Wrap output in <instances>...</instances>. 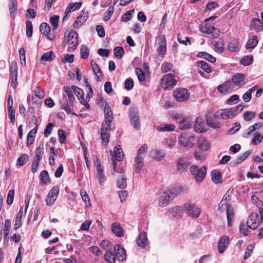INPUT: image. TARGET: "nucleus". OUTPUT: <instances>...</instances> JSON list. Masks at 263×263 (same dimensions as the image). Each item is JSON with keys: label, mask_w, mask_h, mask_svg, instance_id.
<instances>
[{"label": "nucleus", "mask_w": 263, "mask_h": 263, "mask_svg": "<svg viewBox=\"0 0 263 263\" xmlns=\"http://www.w3.org/2000/svg\"><path fill=\"white\" fill-rule=\"evenodd\" d=\"M88 14L87 12H83L82 14L79 15L73 24V27L79 28L81 27L88 19Z\"/></svg>", "instance_id": "393cba45"}, {"label": "nucleus", "mask_w": 263, "mask_h": 263, "mask_svg": "<svg viewBox=\"0 0 263 263\" xmlns=\"http://www.w3.org/2000/svg\"><path fill=\"white\" fill-rule=\"evenodd\" d=\"M250 28L259 32L263 29V23L258 18H252L250 24Z\"/></svg>", "instance_id": "c85d7f7f"}, {"label": "nucleus", "mask_w": 263, "mask_h": 263, "mask_svg": "<svg viewBox=\"0 0 263 263\" xmlns=\"http://www.w3.org/2000/svg\"><path fill=\"white\" fill-rule=\"evenodd\" d=\"M191 164L190 158L188 157H181L178 159L176 163L177 171L180 173L187 171Z\"/></svg>", "instance_id": "0eeeda50"}, {"label": "nucleus", "mask_w": 263, "mask_h": 263, "mask_svg": "<svg viewBox=\"0 0 263 263\" xmlns=\"http://www.w3.org/2000/svg\"><path fill=\"white\" fill-rule=\"evenodd\" d=\"M258 44V40L256 35H253L251 39H250L246 45L247 49H253Z\"/></svg>", "instance_id": "37998d69"}, {"label": "nucleus", "mask_w": 263, "mask_h": 263, "mask_svg": "<svg viewBox=\"0 0 263 263\" xmlns=\"http://www.w3.org/2000/svg\"><path fill=\"white\" fill-rule=\"evenodd\" d=\"M39 178L40 181L44 184H46L50 181L48 173L46 170H44L41 172Z\"/></svg>", "instance_id": "a18cd8bd"}, {"label": "nucleus", "mask_w": 263, "mask_h": 263, "mask_svg": "<svg viewBox=\"0 0 263 263\" xmlns=\"http://www.w3.org/2000/svg\"><path fill=\"white\" fill-rule=\"evenodd\" d=\"M175 126L172 124H163L157 126V129L161 132H171L175 130Z\"/></svg>", "instance_id": "58836bf2"}, {"label": "nucleus", "mask_w": 263, "mask_h": 263, "mask_svg": "<svg viewBox=\"0 0 263 263\" xmlns=\"http://www.w3.org/2000/svg\"><path fill=\"white\" fill-rule=\"evenodd\" d=\"M117 186L120 189H124L127 186L126 179L124 177H121L117 180Z\"/></svg>", "instance_id": "69168bd1"}, {"label": "nucleus", "mask_w": 263, "mask_h": 263, "mask_svg": "<svg viewBox=\"0 0 263 263\" xmlns=\"http://www.w3.org/2000/svg\"><path fill=\"white\" fill-rule=\"evenodd\" d=\"M114 251L116 258L119 261H122L126 258L125 250L119 244L114 246Z\"/></svg>", "instance_id": "6ab92c4d"}, {"label": "nucleus", "mask_w": 263, "mask_h": 263, "mask_svg": "<svg viewBox=\"0 0 263 263\" xmlns=\"http://www.w3.org/2000/svg\"><path fill=\"white\" fill-rule=\"evenodd\" d=\"M234 211L232 206H228L227 210V217L228 226L231 227L234 219Z\"/></svg>", "instance_id": "79ce46f5"}, {"label": "nucleus", "mask_w": 263, "mask_h": 263, "mask_svg": "<svg viewBox=\"0 0 263 263\" xmlns=\"http://www.w3.org/2000/svg\"><path fill=\"white\" fill-rule=\"evenodd\" d=\"M257 89V86L255 85L249 89L243 96L242 98L245 102H248L251 99L252 93Z\"/></svg>", "instance_id": "49530a36"}, {"label": "nucleus", "mask_w": 263, "mask_h": 263, "mask_svg": "<svg viewBox=\"0 0 263 263\" xmlns=\"http://www.w3.org/2000/svg\"><path fill=\"white\" fill-rule=\"evenodd\" d=\"M251 200L258 208V212L260 216V221H262L263 219V208L262 207L263 205L262 202L255 195L252 196Z\"/></svg>", "instance_id": "cd10ccee"}, {"label": "nucleus", "mask_w": 263, "mask_h": 263, "mask_svg": "<svg viewBox=\"0 0 263 263\" xmlns=\"http://www.w3.org/2000/svg\"><path fill=\"white\" fill-rule=\"evenodd\" d=\"M178 142L184 147L192 148L195 144V139L194 136L191 135H181Z\"/></svg>", "instance_id": "6e6552de"}, {"label": "nucleus", "mask_w": 263, "mask_h": 263, "mask_svg": "<svg viewBox=\"0 0 263 263\" xmlns=\"http://www.w3.org/2000/svg\"><path fill=\"white\" fill-rule=\"evenodd\" d=\"M71 88L81 103L84 105L87 109H89L90 108L89 104L86 101H84L83 90L74 85L72 86Z\"/></svg>", "instance_id": "dca6fc26"}, {"label": "nucleus", "mask_w": 263, "mask_h": 263, "mask_svg": "<svg viewBox=\"0 0 263 263\" xmlns=\"http://www.w3.org/2000/svg\"><path fill=\"white\" fill-rule=\"evenodd\" d=\"M157 52L159 56L163 58L166 52V41L164 36L159 39Z\"/></svg>", "instance_id": "412c9836"}, {"label": "nucleus", "mask_w": 263, "mask_h": 263, "mask_svg": "<svg viewBox=\"0 0 263 263\" xmlns=\"http://www.w3.org/2000/svg\"><path fill=\"white\" fill-rule=\"evenodd\" d=\"M182 212V209L179 206H176L168 210L166 214L171 218H178L181 216Z\"/></svg>", "instance_id": "b1692460"}, {"label": "nucleus", "mask_w": 263, "mask_h": 263, "mask_svg": "<svg viewBox=\"0 0 263 263\" xmlns=\"http://www.w3.org/2000/svg\"><path fill=\"white\" fill-rule=\"evenodd\" d=\"M251 154L250 151H247L238 157L236 160L234 164L238 165L243 161Z\"/></svg>", "instance_id": "13d9d810"}, {"label": "nucleus", "mask_w": 263, "mask_h": 263, "mask_svg": "<svg viewBox=\"0 0 263 263\" xmlns=\"http://www.w3.org/2000/svg\"><path fill=\"white\" fill-rule=\"evenodd\" d=\"M40 30L43 34L47 35L51 30L50 27L47 23H42L40 25Z\"/></svg>", "instance_id": "8fccbe9b"}, {"label": "nucleus", "mask_w": 263, "mask_h": 263, "mask_svg": "<svg viewBox=\"0 0 263 263\" xmlns=\"http://www.w3.org/2000/svg\"><path fill=\"white\" fill-rule=\"evenodd\" d=\"M111 230L112 232L118 237H122L124 235V230L119 223H112L111 226Z\"/></svg>", "instance_id": "2f4dec72"}, {"label": "nucleus", "mask_w": 263, "mask_h": 263, "mask_svg": "<svg viewBox=\"0 0 263 263\" xmlns=\"http://www.w3.org/2000/svg\"><path fill=\"white\" fill-rule=\"evenodd\" d=\"M144 165V158L137 156L135 160V171L139 173Z\"/></svg>", "instance_id": "72a5a7b5"}, {"label": "nucleus", "mask_w": 263, "mask_h": 263, "mask_svg": "<svg viewBox=\"0 0 263 263\" xmlns=\"http://www.w3.org/2000/svg\"><path fill=\"white\" fill-rule=\"evenodd\" d=\"M183 209L186 214L193 218H197L200 214V209L194 203L186 202L183 204Z\"/></svg>", "instance_id": "20e7f679"}, {"label": "nucleus", "mask_w": 263, "mask_h": 263, "mask_svg": "<svg viewBox=\"0 0 263 263\" xmlns=\"http://www.w3.org/2000/svg\"><path fill=\"white\" fill-rule=\"evenodd\" d=\"M194 130L196 133H202L206 132L204 128V124L201 118H197L194 124Z\"/></svg>", "instance_id": "bb28decb"}, {"label": "nucleus", "mask_w": 263, "mask_h": 263, "mask_svg": "<svg viewBox=\"0 0 263 263\" xmlns=\"http://www.w3.org/2000/svg\"><path fill=\"white\" fill-rule=\"evenodd\" d=\"M258 215L256 213H252L249 216L247 221V226L252 229L255 230L259 226Z\"/></svg>", "instance_id": "4468645a"}, {"label": "nucleus", "mask_w": 263, "mask_h": 263, "mask_svg": "<svg viewBox=\"0 0 263 263\" xmlns=\"http://www.w3.org/2000/svg\"><path fill=\"white\" fill-rule=\"evenodd\" d=\"M229 237L227 236L222 237L218 242V251L220 253H222L228 247L229 243Z\"/></svg>", "instance_id": "5701e85b"}, {"label": "nucleus", "mask_w": 263, "mask_h": 263, "mask_svg": "<svg viewBox=\"0 0 263 263\" xmlns=\"http://www.w3.org/2000/svg\"><path fill=\"white\" fill-rule=\"evenodd\" d=\"M197 65L198 67L201 68L202 70H203L207 73H210L212 71V69H211V67L205 61H198L197 63Z\"/></svg>", "instance_id": "de8ad7c7"}, {"label": "nucleus", "mask_w": 263, "mask_h": 263, "mask_svg": "<svg viewBox=\"0 0 263 263\" xmlns=\"http://www.w3.org/2000/svg\"><path fill=\"white\" fill-rule=\"evenodd\" d=\"M54 58V56H53V51H50L44 53L41 58V61H51Z\"/></svg>", "instance_id": "864d4df0"}, {"label": "nucleus", "mask_w": 263, "mask_h": 263, "mask_svg": "<svg viewBox=\"0 0 263 263\" xmlns=\"http://www.w3.org/2000/svg\"><path fill=\"white\" fill-rule=\"evenodd\" d=\"M173 96L179 102H183L189 99L190 93L186 88H178L173 92Z\"/></svg>", "instance_id": "1a4fd4ad"}, {"label": "nucleus", "mask_w": 263, "mask_h": 263, "mask_svg": "<svg viewBox=\"0 0 263 263\" xmlns=\"http://www.w3.org/2000/svg\"><path fill=\"white\" fill-rule=\"evenodd\" d=\"M173 67V64L167 62L163 63L161 65V71L163 73L171 71Z\"/></svg>", "instance_id": "0e129e2a"}, {"label": "nucleus", "mask_w": 263, "mask_h": 263, "mask_svg": "<svg viewBox=\"0 0 263 263\" xmlns=\"http://www.w3.org/2000/svg\"><path fill=\"white\" fill-rule=\"evenodd\" d=\"M177 84L174 76L172 73L165 74L161 80V87L165 89H171Z\"/></svg>", "instance_id": "39448f33"}, {"label": "nucleus", "mask_w": 263, "mask_h": 263, "mask_svg": "<svg viewBox=\"0 0 263 263\" xmlns=\"http://www.w3.org/2000/svg\"><path fill=\"white\" fill-rule=\"evenodd\" d=\"M78 34L76 31L71 30L68 35H65L64 41L68 43V47L70 52L73 51L78 44Z\"/></svg>", "instance_id": "f257e3e1"}, {"label": "nucleus", "mask_w": 263, "mask_h": 263, "mask_svg": "<svg viewBox=\"0 0 263 263\" xmlns=\"http://www.w3.org/2000/svg\"><path fill=\"white\" fill-rule=\"evenodd\" d=\"M63 89L68 96L69 102L73 103L75 100V98L72 94L71 89L69 87L66 86H64Z\"/></svg>", "instance_id": "680f3d73"}, {"label": "nucleus", "mask_w": 263, "mask_h": 263, "mask_svg": "<svg viewBox=\"0 0 263 263\" xmlns=\"http://www.w3.org/2000/svg\"><path fill=\"white\" fill-rule=\"evenodd\" d=\"M28 160V157L27 154H23L19 157L16 162V165L18 166H22L25 164Z\"/></svg>", "instance_id": "e2e57ef3"}, {"label": "nucleus", "mask_w": 263, "mask_h": 263, "mask_svg": "<svg viewBox=\"0 0 263 263\" xmlns=\"http://www.w3.org/2000/svg\"><path fill=\"white\" fill-rule=\"evenodd\" d=\"M244 105L239 104L234 107L229 109L219 110L217 111V116H222L225 115L227 117L231 118L238 114L243 108Z\"/></svg>", "instance_id": "7ed1b4c3"}, {"label": "nucleus", "mask_w": 263, "mask_h": 263, "mask_svg": "<svg viewBox=\"0 0 263 263\" xmlns=\"http://www.w3.org/2000/svg\"><path fill=\"white\" fill-rule=\"evenodd\" d=\"M129 116L130 123L137 130L140 129V122L138 109L135 108H130L129 110Z\"/></svg>", "instance_id": "423d86ee"}, {"label": "nucleus", "mask_w": 263, "mask_h": 263, "mask_svg": "<svg viewBox=\"0 0 263 263\" xmlns=\"http://www.w3.org/2000/svg\"><path fill=\"white\" fill-rule=\"evenodd\" d=\"M22 209L23 208H21L20 212L17 214V216L15 220V222L14 226V229L15 230L17 229L18 228H20L21 226V218L22 216Z\"/></svg>", "instance_id": "4d7b16f0"}, {"label": "nucleus", "mask_w": 263, "mask_h": 263, "mask_svg": "<svg viewBox=\"0 0 263 263\" xmlns=\"http://www.w3.org/2000/svg\"><path fill=\"white\" fill-rule=\"evenodd\" d=\"M17 66L16 62L12 61L10 64L11 86L15 89L17 86Z\"/></svg>", "instance_id": "9b49d317"}, {"label": "nucleus", "mask_w": 263, "mask_h": 263, "mask_svg": "<svg viewBox=\"0 0 263 263\" xmlns=\"http://www.w3.org/2000/svg\"><path fill=\"white\" fill-rule=\"evenodd\" d=\"M114 54L118 59H120L124 53V49L121 47H116L114 49Z\"/></svg>", "instance_id": "6e6d98bb"}, {"label": "nucleus", "mask_w": 263, "mask_h": 263, "mask_svg": "<svg viewBox=\"0 0 263 263\" xmlns=\"http://www.w3.org/2000/svg\"><path fill=\"white\" fill-rule=\"evenodd\" d=\"M174 196L171 195V191L166 190L163 192L159 199V205L164 207L173 200Z\"/></svg>", "instance_id": "9d476101"}, {"label": "nucleus", "mask_w": 263, "mask_h": 263, "mask_svg": "<svg viewBox=\"0 0 263 263\" xmlns=\"http://www.w3.org/2000/svg\"><path fill=\"white\" fill-rule=\"evenodd\" d=\"M17 1L16 0H10L9 4V10L11 17L14 18L17 12Z\"/></svg>", "instance_id": "f704fd0d"}, {"label": "nucleus", "mask_w": 263, "mask_h": 263, "mask_svg": "<svg viewBox=\"0 0 263 263\" xmlns=\"http://www.w3.org/2000/svg\"><path fill=\"white\" fill-rule=\"evenodd\" d=\"M192 126V122L189 118H185L182 123L179 125V127L180 129L184 130L190 128Z\"/></svg>", "instance_id": "603ef678"}, {"label": "nucleus", "mask_w": 263, "mask_h": 263, "mask_svg": "<svg viewBox=\"0 0 263 263\" xmlns=\"http://www.w3.org/2000/svg\"><path fill=\"white\" fill-rule=\"evenodd\" d=\"M95 165L96 166L97 179L99 181V184L100 185H103V183L106 180V177L103 173L104 168L102 166L101 163L99 161H98V160H97L96 162H95Z\"/></svg>", "instance_id": "a211bd4d"}, {"label": "nucleus", "mask_w": 263, "mask_h": 263, "mask_svg": "<svg viewBox=\"0 0 263 263\" xmlns=\"http://www.w3.org/2000/svg\"><path fill=\"white\" fill-rule=\"evenodd\" d=\"M153 159L157 161L162 160L165 156V153L162 149H155L151 152Z\"/></svg>", "instance_id": "7c9ffc66"}, {"label": "nucleus", "mask_w": 263, "mask_h": 263, "mask_svg": "<svg viewBox=\"0 0 263 263\" xmlns=\"http://www.w3.org/2000/svg\"><path fill=\"white\" fill-rule=\"evenodd\" d=\"M104 112L105 114V122H103L102 125H104L105 126L110 125L113 120L112 112L107 104H106L105 105Z\"/></svg>", "instance_id": "aec40b11"}, {"label": "nucleus", "mask_w": 263, "mask_h": 263, "mask_svg": "<svg viewBox=\"0 0 263 263\" xmlns=\"http://www.w3.org/2000/svg\"><path fill=\"white\" fill-rule=\"evenodd\" d=\"M240 48V46L239 43L237 40H232L228 43V49L231 51L237 52L239 50Z\"/></svg>", "instance_id": "e433bc0d"}, {"label": "nucleus", "mask_w": 263, "mask_h": 263, "mask_svg": "<svg viewBox=\"0 0 263 263\" xmlns=\"http://www.w3.org/2000/svg\"><path fill=\"white\" fill-rule=\"evenodd\" d=\"M111 130V126H105L102 125L101 131V138L102 140V143L103 145H107L109 141V132Z\"/></svg>", "instance_id": "f8f14e48"}, {"label": "nucleus", "mask_w": 263, "mask_h": 263, "mask_svg": "<svg viewBox=\"0 0 263 263\" xmlns=\"http://www.w3.org/2000/svg\"><path fill=\"white\" fill-rule=\"evenodd\" d=\"M253 61V57L252 55H247L244 57L240 61L241 64L245 66L251 65Z\"/></svg>", "instance_id": "5fc2aeb1"}, {"label": "nucleus", "mask_w": 263, "mask_h": 263, "mask_svg": "<svg viewBox=\"0 0 263 263\" xmlns=\"http://www.w3.org/2000/svg\"><path fill=\"white\" fill-rule=\"evenodd\" d=\"M190 172L197 181L200 182L202 181L206 176V168L205 166H202L200 168L195 165H192L190 167Z\"/></svg>", "instance_id": "f03ea898"}, {"label": "nucleus", "mask_w": 263, "mask_h": 263, "mask_svg": "<svg viewBox=\"0 0 263 263\" xmlns=\"http://www.w3.org/2000/svg\"><path fill=\"white\" fill-rule=\"evenodd\" d=\"M217 112L213 115L211 114H208L206 116L205 121L208 125L213 128H220V123L216 119L220 116H217Z\"/></svg>", "instance_id": "ddd939ff"}, {"label": "nucleus", "mask_w": 263, "mask_h": 263, "mask_svg": "<svg viewBox=\"0 0 263 263\" xmlns=\"http://www.w3.org/2000/svg\"><path fill=\"white\" fill-rule=\"evenodd\" d=\"M104 258L108 263H115L116 259L115 255L110 251H107L105 253Z\"/></svg>", "instance_id": "3c124183"}, {"label": "nucleus", "mask_w": 263, "mask_h": 263, "mask_svg": "<svg viewBox=\"0 0 263 263\" xmlns=\"http://www.w3.org/2000/svg\"><path fill=\"white\" fill-rule=\"evenodd\" d=\"M81 197L87 206L90 205V202L88 195L86 191L81 190L80 191Z\"/></svg>", "instance_id": "052dcab7"}, {"label": "nucleus", "mask_w": 263, "mask_h": 263, "mask_svg": "<svg viewBox=\"0 0 263 263\" xmlns=\"http://www.w3.org/2000/svg\"><path fill=\"white\" fill-rule=\"evenodd\" d=\"M134 12V9L127 11L122 16L121 20L124 22H127L130 20L133 17L132 13Z\"/></svg>", "instance_id": "bf43d9fd"}, {"label": "nucleus", "mask_w": 263, "mask_h": 263, "mask_svg": "<svg viewBox=\"0 0 263 263\" xmlns=\"http://www.w3.org/2000/svg\"><path fill=\"white\" fill-rule=\"evenodd\" d=\"M232 81L236 86L241 87L246 84L247 79L244 74L236 73L232 77Z\"/></svg>", "instance_id": "f3484780"}, {"label": "nucleus", "mask_w": 263, "mask_h": 263, "mask_svg": "<svg viewBox=\"0 0 263 263\" xmlns=\"http://www.w3.org/2000/svg\"><path fill=\"white\" fill-rule=\"evenodd\" d=\"M59 193V187L58 186H53L49 192L47 199L46 203L48 205H52L57 199Z\"/></svg>", "instance_id": "2eb2a0df"}, {"label": "nucleus", "mask_w": 263, "mask_h": 263, "mask_svg": "<svg viewBox=\"0 0 263 263\" xmlns=\"http://www.w3.org/2000/svg\"><path fill=\"white\" fill-rule=\"evenodd\" d=\"M82 4L81 2L70 3L66 9L65 14L69 13L77 9H79L82 6Z\"/></svg>", "instance_id": "a19ab883"}, {"label": "nucleus", "mask_w": 263, "mask_h": 263, "mask_svg": "<svg viewBox=\"0 0 263 263\" xmlns=\"http://www.w3.org/2000/svg\"><path fill=\"white\" fill-rule=\"evenodd\" d=\"M135 72L140 81L143 82L145 80V75L141 68H137Z\"/></svg>", "instance_id": "338daca9"}, {"label": "nucleus", "mask_w": 263, "mask_h": 263, "mask_svg": "<svg viewBox=\"0 0 263 263\" xmlns=\"http://www.w3.org/2000/svg\"><path fill=\"white\" fill-rule=\"evenodd\" d=\"M37 130V125L32 129L27 135V145L29 146L32 144L34 140L35 136Z\"/></svg>", "instance_id": "ea45409f"}, {"label": "nucleus", "mask_w": 263, "mask_h": 263, "mask_svg": "<svg viewBox=\"0 0 263 263\" xmlns=\"http://www.w3.org/2000/svg\"><path fill=\"white\" fill-rule=\"evenodd\" d=\"M148 242L147 235L145 232H141L139 233L137 239V243L139 247L141 248L145 247Z\"/></svg>", "instance_id": "a878e982"}, {"label": "nucleus", "mask_w": 263, "mask_h": 263, "mask_svg": "<svg viewBox=\"0 0 263 263\" xmlns=\"http://www.w3.org/2000/svg\"><path fill=\"white\" fill-rule=\"evenodd\" d=\"M212 180L215 183H220L222 182V178L220 172L213 170L211 172Z\"/></svg>", "instance_id": "4c0bfd02"}, {"label": "nucleus", "mask_w": 263, "mask_h": 263, "mask_svg": "<svg viewBox=\"0 0 263 263\" xmlns=\"http://www.w3.org/2000/svg\"><path fill=\"white\" fill-rule=\"evenodd\" d=\"M59 18L60 17L58 15H54L50 17V23L52 26L53 29H56L58 28Z\"/></svg>", "instance_id": "774afa93"}, {"label": "nucleus", "mask_w": 263, "mask_h": 263, "mask_svg": "<svg viewBox=\"0 0 263 263\" xmlns=\"http://www.w3.org/2000/svg\"><path fill=\"white\" fill-rule=\"evenodd\" d=\"M198 146L201 151H206L210 147L209 143L204 137H200L197 141Z\"/></svg>", "instance_id": "473e14b6"}, {"label": "nucleus", "mask_w": 263, "mask_h": 263, "mask_svg": "<svg viewBox=\"0 0 263 263\" xmlns=\"http://www.w3.org/2000/svg\"><path fill=\"white\" fill-rule=\"evenodd\" d=\"M90 65L95 74L97 76V80L100 82L102 80V73L99 65L93 60L91 61Z\"/></svg>", "instance_id": "c756f323"}, {"label": "nucleus", "mask_w": 263, "mask_h": 263, "mask_svg": "<svg viewBox=\"0 0 263 263\" xmlns=\"http://www.w3.org/2000/svg\"><path fill=\"white\" fill-rule=\"evenodd\" d=\"M233 88V84L231 81H227L219 85L217 87L218 90L221 93H226L229 91H230L232 90Z\"/></svg>", "instance_id": "4be33fe9"}, {"label": "nucleus", "mask_w": 263, "mask_h": 263, "mask_svg": "<svg viewBox=\"0 0 263 263\" xmlns=\"http://www.w3.org/2000/svg\"><path fill=\"white\" fill-rule=\"evenodd\" d=\"M198 57L203 58L211 63H214L216 61V59L212 55L205 52H200L198 53Z\"/></svg>", "instance_id": "09e8293b"}, {"label": "nucleus", "mask_w": 263, "mask_h": 263, "mask_svg": "<svg viewBox=\"0 0 263 263\" xmlns=\"http://www.w3.org/2000/svg\"><path fill=\"white\" fill-rule=\"evenodd\" d=\"M44 154V142H42L39 144L38 147L35 150V157L34 161L39 162L42 159V155Z\"/></svg>", "instance_id": "c9c22d12"}, {"label": "nucleus", "mask_w": 263, "mask_h": 263, "mask_svg": "<svg viewBox=\"0 0 263 263\" xmlns=\"http://www.w3.org/2000/svg\"><path fill=\"white\" fill-rule=\"evenodd\" d=\"M114 153L116 160L120 161L123 160L124 155L120 145H117L115 147Z\"/></svg>", "instance_id": "c03bdc74"}]
</instances>
